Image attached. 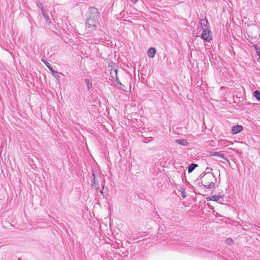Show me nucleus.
Masks as SVG:
<instances>
[{
	"label": "nucleus",
	"mask_w": 260,
	"mask_h": 260,
	"mask_svg": "<svg viewBox=\"0 0 260 260\" xmlns=\"http://www.w3.org/2000/svg\"><path fill=\"white\" fill-rule=\"evenodd\" d=\"M214 180L216 181V177L212 174H208L205 178L204 183L202 182V185L205 188L210 189L214 186L215 183Z\"/></svg>",
	"instance_id": "1"
},
{
	"label": "nucleus",
	"mask_w": 260,
	"mask_h": 260,
	"mask_svg": "<svg viewBox=\"0 0 260 260\" xmlns=\"http://www.w3.org/2000/svg\"><path fill=\"white\" fill-rule=\"evenodd\" d=\"M86 18L98 21L100 18V12L97 8L94 7H90L89 8Z\"/></svg>",
	"instance_id": "2"
},
{
	"label": "nucleus",
	"mask_w": 260,
	"mask_h": 260,
	"mask_svg": "<svg viewBox=\"0 0 260 260\" xmlns=\"http://www.w3.org/2000/svg\"><path fill=\"white\" fill-rule=\"evenodd\" d=\"M98 21L92 20L86 18V29L87 30H95L97 28Z\"/></svg>",
	"instance_id": "3"
},
{
	"label": "nucleus",
	"mask_w": 260,
	"mask_h": 260,
	"mask_svg": "<svg viewBox=\"0 0 260 260\" xmlns=\"http://www.w3.org/2000/svg\"><path fill=\"white\" fill-rule=\"evenodd\" d=\"M211 36V31L210 30H209L208 29H203V31L201 34V37L204 40L208 42H210V41L212 40Z\"/></svg>",
	"instance_id": "4"
},
{
	"label": "nucleus",
	"mask_w": 260,
	"mask_h": 260,
	"mask_svg": "<svg viewBox=\"0 0 260 260\" xmlns=\"http://www.w3.org/2000/svg\"><path fill=\"white\" fill-rule=\"evenodd\" d=\"M114 75H115V78L114 79H113L116 82V83L119 85L120 86V87H119V88L121 90H124L123 87H124V86L120 82L118 77V76H117V74H118V71H117V69H115L114 70Z\"/></svg>",
	"instance_id": "5"
},
{
	"label": "nucleus",
	"mask_w": 260,
	"mask_h": 260,
	"mask_svg": "<svg viewBox=\"0 0 260 260\" xmlns=\"http://www.w3.org/2000/svg\"><path fill=\"white\" fill-rule=\"evenodd\" d=\"M116 64L115 63L111 62L110 63H109L108 67L110 69V76L113 79H114L115 78V76L114 73V70L115 69H117L115 68Z\"/></svg>",
	"instance_id": "6"
},
{
	"label": "nucleus",
	"mask_w": 260,
	"mask_h": 260,
	"mask_svg": "<svg viewBox=\"0 0 260 260\" xmlns=\"http://www.w3.org/2000/svg\"><path fill=\"white\" fill-rule=\"evenodd\" d=\"M243 130V126L240 125L233 126L232 128V133L233 134H237L241 132Z\"/></svg>",
	"instance_id": "7"
},
{
	"label": "nucleus",
	"mask_w": 260,
	"mask_h": 260,
	"mask_svg": "<svg viewBox=\"0 0 260 260\" xmlns=\"http://www.w3.org/2000/svg\"><path fill=\"white\" fill-rule=\"evenodd\" d=\"M244 226L247 227V229L252 232H256L259 228V226L255 224L253 225L249 223H248L247 225H245Z\"/></svg>",
	"instance_id": "8"
},
{
	"label": "nucleus",
	"mask_w": 260,
	"mask_h": 260,
	"mask_svg": "<svg viewBox=\"0 0 260 260\" xmlns=\"http://www.w3.org/2000/svg\"><path fill=\"white\" fill-rule=\"evenodd\" d=\"M223 196L221 195H217V196H212L210 197H207L206 198L207 200L208 201H213L217 202L218 203H219V200L223 198Z\"/></svg>",
	"instance_id": "9"
},
{
	"label": "nucleus",
	"mask_w": 260,
	"mask_h": 260,
	"mask_svg": "<svg viewBox=\"0 0 260 260\" xmlns=\"http://www.w3.org/2000/svg\"><path fill=\"white\" fill-rule=\"evenodd\" d=\"M208 24V21L207 19L206 18L205 19H201V20L200 21V27L203 29H208V27H207Z\"/></svg>",
	"instance_id": "10"
},
{
	"label": "nucleus",
	"mask_w": 260,
	"mask_h": 260,
	"mask_svg": "<svg viewBox=\"0 0 260 260\" xmlns=\"http://www.w3.org/2000/svg\"><path fill=\"white\" fill-rule=\"evenodd\" d=\"M211 155L215 156H218V157L222 158L223 159L226 160L227 161H229V159L227 158L225 156L224 154L220 152L215 151V152H212Z\"/></svg>",
	"instance_id": "11"
},
{
	"label": "nucleus",
	"mask_w": 260,
	"mask_h": 260,
	"mask_svg": "<svg viewBox=\"0 0 260 260\" xmlns=\"http://www.w3.org/2000/svg\"><path fill=\"white\" fill-rule=\"evenodd\" d=\"M156 53V50L153 47L149 48L147 51V54L149 57L150 58H153L155 56V54Z\"/></svg>",
	"instance_id": "12"
},
{
	"label": "nucleus",
	"mask_w": 260,
	"mask_h": 260,
	"mask_svg": "<svg viewBox=\"0 0 260 260\" xmlns=\"http://www.w3.org/2000/svg\"><path fill=\"white\" fill-rule=\"evenodd\" d=\"M175 142L179 145L185 146L188 144V143L185 139H177L175 140Z\"/></svg>",
	"instance_id": "13"
},
{
	"label": "nucleus",
	"mask_w": 260,
	"mask_h": 260,
	"mask_svg": "<svg viewBox=\"0 0 260 260\" xmlns=\"http://www.w3.org/2000/svg\"><path fill=\"white\" fill-rule=\"evenodd\" d=\"M198 167V165L196 164L192 163L191 164L188 168V172L190 173L192 172L197 167Z\"/></svg>",
	"instance_id": "14"
},
{
	"label": "nucleus",
	"mask_w": 260,
	"mask_h": 260,
	"mask_svg": "<svg viewBox=\"0 0 260 260\" xmlns=\"http://www.w3.org/2000/svg\"><path fill=\"white\" fill-rule=\"evenodd\" d=\"M91 181V186L92 188H94L95 189H98L100 187L99 183L96 181L95 179H92Z\"/></svg>",
	"instance_id": "15"
},
{
	"label": "nucleus",
	"mask_w": 260,
	"mask_h": 260,
	"mask_svg": "<svg viewBox=\"0 0 260 260\" xmlns=\"http://www.w3.org/2000/svg\"><path fill=\"white\" fill-rule=\"evenodd\" d=\"M53 75L55 77L56 80H57V82L58 83H59V79L60 78V75H62L61 73H59L56 71H55L54 70L52 72Z\"/></svg>",
	"instance_id": "16"
},
{
	"label": "nucleus",
	"mask_w": 260,
	"mask_h": 260,
	"mask_svg": "<svg viewBox=\"0 0 260 260\" xmlns=\"http://www.w3.org/2000/svg\"><path fill=\"white\" fill-rule=\"evenodd\" d=\"M42 61L44 63L46 66L49 69V70L52 72L54 70V69L51 67V64L46 60L43 58H42Z\"/></svg>",
	"instance_id": "17"
},
{
	"label": "nucleus",
	"mask_w": 260,
	"mask_h": 260,
	"mask_svg": "<svg viewBox=\"0 0 260 260\" xmlns=\"http://www.w3.org/2000/svg\"><path fill=\"white\" fill-rule=\"evenodd\" d=\"M85 82L86 84L87 89L89 90L92 87V81L89 79H86Z\"/></svg>",
	"instance_id": "18"
},
{
	"label": "nucleus",
	"mask_w": 260,
	"mask_h": 260,
	"mask_svg": "<svg viewBox=\"0 0 260 260\" xmlns=\"http://www.w3.org/2000/svg\"><path fill=\"white\" fill-rule=\"evenodd\" d=\"M253 95L255 99L260 102V91L258 90H255L253 93Z\"/></svg>",
	"instance_id": "19"
},
{
	"label": "nucleus",
	"mask_w": 260,
	"mask_h": 260,
	"mask_svg": "<svg viewBox=\"0 0 260 260\" xmlns=\"http://www.w3.org/2000/svg\"><path fill=\"white\" fill-rule=\"evenodd\" d=\"M40 9L41 10V12H42V15L44 17H46V15H47V12L45 9V8H44V6H42L41 5V6H40Z\"/></svg>",
	"instance_id": "20"
},
{
	"label": "nucleus",
	"mask_w": 260,
	"mask_h": 260,
	"mask_svg": "<svg viewBox=\"0 0 260 260\" xmlns=\"http://www.w3.org/2000/svg\"><path fill=\"white\" fill-rule=\"evenodd\" d=\"M226 243L230 245L234 243V241L232 239L229 238L226 240Z\"/></svg>",
	"instance_id": "21"
},
{
	"label": "nucleus",
	"mask_w": 260,
	"mask_h": 260,
	"mask_svg": "<svg viewBox=\"0 0 260 260\" xmlns=\"http://www.w3.org/2000/svg\"><path fill=\"white\" fill-rule=\"evenodd\" d=\"M104 186H102V190H100V193L103 195L104 198H106V196L108 194L106 192V191H104Z\"/></svg>",
	"instance_id": "22"
},
{
	"label": "nucleus",
	"mask_w": 260,
	"mask_h": 260,
	"mask_svg": "<svg viewBox=\"0 0 260 260\" xmlns=\"http://www.w3.org/2000/svg\"><path fill=\"white\" fill-rule=\"evenodd\" d=\"M180 192L181 193V196L183 198H184L186 197V195L185 194V189L184 188H181L180 190Z\"/></svg>",
	"instance_id": "23"
},
{
	"label": "nucleus",
	"mask_w": 260,
	"mask_h": 260,
	"mask_svg": "<svg viewBox=\"0 0 260 260\" xmlns=\"http://www.w3.org/2000/svg\"><path fill=\"white\" fill-rule=\"evenodd\" d=\"M208 174H207V173H202V174L200 175V176H199V177H200L201 178H203V177H205V178H206V176H207V175H208Z\"/></svg>",
	"instance_id": "24"
},
{
	"label": "nucleus",
	"mask_w": 260,
	"mask_h": 260,
	"mask_svg": "<svg viewBox=\"0 0 260 260\" xmlns=\"http://www.w3.org/2000/svg\"><path fill=\"white\" fill-rule=\"evenodd\" d=\"M92 179H96V172L94 171H92Z\"/></svg>",
	"instance_id": "25"
},
{
	"label": "nucleus",
	"mask_w": 260,
	"mask_h": 260,
	"mask_svg": "<svg viewBox=\"0 0 260 260\" xmlns=\"http://www.w3.org/2000/svg\"><path fill=\"white\" fill-rule=\"evenodd\" d=\"M36 4L37 6L40 8L41 5L43 6V5L42 3H40L38 0H37V2H36Z\"/></svg>",
	"instance_id": "26"
},
{
	"label": "nucleus",
	"mask_w": 260,
	"mask_h": 260,
	"mask_svg": "<svg viewBox=\"0 0 260 260\" xmlns=\"http://www.w3.org/2000/svg\"><path fill=\"white\" fill-rule=\"evenodd\" d=\"M229 143V142L226 140H222L221 141V144L225 145H227L226 143Z\"/></svg>",
	"instance_id": "27"
},
{
	"label": "nucleus",
	"mask_w": 260,
	"mask_h": 260,
	"mask_svg": "<svg viewBox=\"0 0 260 260\" xmlns=\"http://www.w3.org/2000/svg\"><path fill=\"white\" fill-rule=\"evenodd\" d=\"M206 170L208 171L207 174H210V172L212 171V169L211 168H207Z\"/></svg>",
	"instance_id": "28"
},
{
	"label": "nucleus",
	"mask_w": 260,
	"mask_h": 260,
	"mask_svg": "<svg viewBox=\"0 0 260 260\" xmlns=\"http://www.w3.org/2000/svg\"><path fill=\"white\" fill-rule=\"evenodd\" d=\"M46 20V21L47 22L48 20L49 19V16L47 15L46 17H44Z\"/></svg>",
	"instance_id": "29"
},
{
	"label": "nucleus",
	"mask_w": 260,
	"mask_h": 260,
	"mask_svg": "<svg viewBox=\"0 0 260 260\" xmlns=\"http://www.w3.org/2000/svg\"><path fill=\"white\" fill-rule=\"evenodd\" d=\"M137 1V0H133L134 3H136Z\"/></svg>",
	"instance_id": "30"
},
{
	"label": "nucleus",
	"mask_w": 260,
	"mask_h": 260,
	"mask_svg": "<svg viewBox=\"0 0 260 260\" xmlns=\"http://www.w3.org/2000/svg\"><path fill=\"white\" fill-rule=\"evenodd\" d=\"M257 53H258V51H257ZM258 54L259 56V54Z\"/></svg>",
	"instance_id": "31"
}]
</instances>
